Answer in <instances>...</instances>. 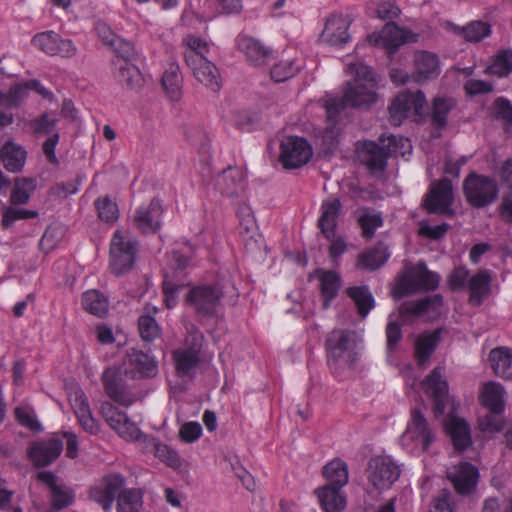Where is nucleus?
Masks as SVG:
<instances>
[{
    "mask_svg": "<svg viewBox=\"0 0 512 512\" xmlns=\"http://www.w3.org/2000/svg\"><path fill=\"white\" fill-rule=\"evenodd\" d=\"M215 186L222 195L239 196L245 188L243 170L238 166H228L217 175Z\"/></svg>",
    "mask_w": 512,
    "mask_h": 512,
    "instance_id": "5701e85b",
    "label": "nucleus"
},
{
    "mask_svg": "<svg viewBox=\"0 0 512 512\" xmlns=\"http://www.w3.org/2000/svg\"><path fill=\"white\" fill-rule=\"evenodd\" d=\"M323 475L327 480L326 485L343 488L349 480L348 467L341 459H334L323 468Z\"/></svg>",
    "mask_w": 512,
    "mask_h": 512,
    "instance_id": "a18cd8bd",
    "label": "nucleus"
},
{
    "mask_svg": "<svg viewBox=\"0 0 512 512\" xmlns=\"http://www.w3.org/2000/svg\"><path fill=\"white\" fill-rule=\"evenodd\" d=\"M447 476L459 494H470L475 490L479 478L478 469L469 463H460L447 471Z\"/></svg>",
    "mask_w": 512,
    "mask_h": 512,
    "instance_id": "4be33fe9",
    "label": "nucleus"
},
{
    "mask_svg": "<svg viewBox=\"0 0 512 512\" xmlns=\"http://www.w3.org/2000/svg\"><path fill=\"white\" fill-rule=\"evenodd\" d=\"M347 294L355 302L359 314L363 317H366L374 307V298L367 287L349 288Z\"/></svg>",
    "mask_w": 512,
    "mask_h": 512,
    "instance_id": "3c124183",
    "label": "nucleus"
},
{
    "mask_svg": "<svg viewBox=\"0 0 512 512\" xmlns=\"http://www.w3.org/2000/svg\"><path fill=\"white\" fill-rule=\"evenodd\" d=\"M440 341V330L423 333L415 341V356L419 364H424L436 349Z\"/></svg>",
    "mask_w": 512,
    "mask_h": 512,
    "instance_id": "c03bdc74",
    "label": "nucleus"
},
{
    "mask_svg": "<svg viewBox=\"0 0 512 512\" xmlns=\"http://www.w3.org/2000/svg\"><path fill=\"white\" fill-rule=\"evenodd\" d=\"M438 284L439 276L427 270L424 263L419 262L416 266L405 269L392 290V296L395 300H400L419 291L434 290Z\"/></svg>",
    "mask_w": 512,
    "mask_h": 512,
    "instance_id": "7ed1b4c3",
    "label": "nucleus"
},
{
    "mask_svg": "<svg viewBox=\"0 0 512 512\" xmlns=\"http://www.w3.org/2000/svg\"><path fill=\"white\" fill-rule=\"evenodd\" d=\"M314 493L324 512H342L346 508V495L340 487L324 485L315 489Z\"/></svg>",
    "mask_w": 512,
    "mask_h": 512,
    "instance_id": "cd10ccee",
    "label": "nucleus"
},
{
    "mask_svg": "<svg viewBox=\"0 0 512 512\" xmlns=\"http://www.w3.org/2000/svg\"><path fill=\"white\" fill-rule=\"evenodd\" d=\"M442 306V297L439 295L433 297H426L415 303H406L399 308V315L405 318L407 315H414L417 317L436 316L440 313Z\"/></svg>",
    "mask_w": 512,
    "mask_h": 512,
    "instance_id": "7c9ffc66",
    "label": "nucleus"
},
{
    "mask_svg": "<svg viewBox=\"0 0 512 512\" xmlns=\"http://www.w3.org/2000/svg\"><path fill=\"white\" fill-rule=\"evenodd\" d=\"M418 34L400 28L393 21L386 23L379 33L368 36L370 44L383 47L389 54H394L398 48L410 42H417Z\"/></svg>",
    "mask_w": 512,
    "mask_h": 512,
    "instance_id": "6e6552de",
    "label": "nucleus"
},
{
    "mask_svg": "<svg viewBox=\"0 0 512 512\" xmlns=\"http://www.w3.org/2000/svg\"><path fill=\"white\" fill-rule=\"evenodd\" d=\"M155 456L173 469H179L182 466V459L178 452L164 443L154 445Z\"/></svg>",
    "mask_w": 512,
    "mask_h": 512,
    "instance_id": "4d7b16f0",
    "label": "nucleus"
},
{
    "mask_svg": "<svg viewBox=\"0 0 512 512\" xmlns=\"http://www.w3.org/2000/svg\"><path fill=\"white\" fill-rule=\"evenodd\" d=\"M493 114L496 119L503 121L507 131L512 124V103L504 97L496 98L493 102Z\"/></svg>",
    "mask_w": 512,
    "mask_h": 512,
    "instance_id": "680f3d73",
    "label": "nucleus"
},
{
    "mask_svg": "<svg viewBox=\"0 0 512 512\" xmlns=\"http://www.w3.org/2000/svg\"><path fill=\"white\" fill-rule=\"evenodd\" d=\"M489 361L494 373L505 379H512V350L496 347L489 353Z\"/></svg>",
    "mask_w": 512,
    "mask_h": 512,
    "instance_id": "ea45409f",
    "label": "nucleus"
},
{
    "mask_svg": "<svg viewBox=\"0 0 512 512\" xmlns=\"http://www.w3.org/2000/svg\"><path fill=\"white\" fill-rule=\"evenodd\" d=\"M63 450V442L58 438H50L35 442L28 450L29 459L37 467H45L55 461Z\"/></svg>",
    "mask_w": 512,
    "mask_h": 512,
    "instance_id": "412c9836",
    "label": "nucleus"
},
{
    "mask_svg": "<svg viewBox=\"0 0 512 512\" xmlns=\"http://www.w3.org/2000/svg\"><path fill=\"white\" fill-rule=\"evenodd\" d=\"M349 21L342 15H332L325 23L321 34L323 42L332 46H342L346 44L350 36L348 34Z\"/></svg>",
    "mask_w": 512,
    "mask_h": 512,
    "instance_id": "393cba45",
    "label": "nucleus"
},
{
    "mask_svg": "<svg viewBox=\"0 0 512 512\" xmlns=\"http://www.w3.org/2000/svg\"><path fill=\"white\" fill-rule=\"evenodd\" d=\"M453 202L452 183L448 179H442L431 185L423 205L429 213H447Z\"/></svg>",
    "mask_w": 512,
    "mask_h": 512,
    "instance_id": "dca6fc26",
    "label": "nucleus"
},
{
    "mask_svg": "<svg viewBox=\"0 0 512 512\" xmlns=\"http://www.w3.org/2000/svg\"><path fill=\"white\" fill-rule=\"evenodd\" d=\"M183 284L178 283L173 276L168 273L164 274L163 292L165 295V303L168 308H172L177 303V294Z\"/></svg>",
    "mask_w": 512,
    "mask_h": 512,
    "instance_id": "774afa93",
    "label": "nucleus"
},
{
    "mask_svg": "<svg viewBox=\"0 0 512 512\" xmlns=\"http://www.w3.org/2000/svg\"><path fill=\"white\" fill-rule=\"evenodd\" d=\"M425 102V95L422 91L400 93L388 108L390 123L399 126L412 111L415 114H420Z\"/></svg>",
    "mask_w": 512,
    "mask_h": 512,
    "instance_id": "9d476101",
    "label": "nucleus"
},
{
    "mask_svg": "<svg viewBox=\"0 0 512 512\" xmlns=\"http://www.w3.org/2000/svg\"><path fill=\"white\" fill-rule=\"evenodd\" d=\"M117 81L127 89L139 91L144 85V78L133 62H113Z\"/></svg>",
    "mask_w": 512,
    "mask_h": 512,
    "instance_id": "2f4dec72",
    "label": "nucleus"
},
{
    "mask_svg": "<svg viewBox=\"0 0 512 512\" xmlns=\"http://www.w3.org/2000/svg\"><path fill=\"white\" fill-rule=\"evenodd\" d=\"M470 277L466 267H457L449 274L447 282L451 290L463 291L467 288Z\"/></svg>",
    "mask_w": 512,
    "mask_h": 512,
    "instance_id": "338daca9",
    "label": "nucleus"
},
{
    "mask_svg": "<svg viewBox=\"0 0 512 512\" xmlns=\"http://www.w3.org/2000/svg\"><path fill=\"white\" fill-rule=\"evenodd\" d=\"M503 412H490L478 419V428L484 434L492 435L504 427Z\"/></svg>",
    "mask_w": 512,
    "mask_h": 512,
    "instance_id": "5fc2aeb1",
    "label": "nucleus"
},
{
    "mask_svg": "<svg viewBox=\"0 0 512 512\" xmlns=\"http://www.w3.org/2000/svg\"><path fill=\"white\" fill-rule=\"evenodd\" d=\"M337 118L329 119L328 127L317 137V145L324 156H332L339 146L340 128L336 126Z\"/></svg>",
    "mask_w": 512,
    "mask_h": 512,
    "instance_id": "79ce46f5",
    "label": "nucleus"
},
{
    "mask_svg": "<svg viewBox=\"0 0 512 512\" xmlns=\"http://www.w3.org/2000/svg\"><path fill=\"white\" fill-rule=\"evenodd\" d=\"M70 404L82 428L93 434L96 427V421L92 416L87 397L77 386H73L68 394Z\"/></svg>",
    "mask_w": 512,
    "mask_h": 512,
    "instance_id": "b1692460",
    "label": "nucleus"
},
{
    "mask_svg": "<svg viewBox=\"0 0 512 512\" xmlns=\"http://www.w3.org/2000/svg\"><path fill=\"white\" fill-rule=\"evenodd\" d=\"M139 333L144 341H153L160 334V329L154 318L148 315L140 316L138 320Z\"/></svg>",
    "mask_w": 512,
    "mask_h": 512,
    "instance_id": "0e129e2a",
    "label": "nucleus"
},
{
    "mask_svg": "<svg viewBox=\"0 0 512 512\" xmlns=\"http://www.w3.org/2000/svg\"><path fill=\"white\" fill-rule=\"evenodd\" d=\"M74 497V493L71 489L61 485L53 487V490L50 491V510L52 512H58L69 507L74 502Z\"/></svg>",
    "mask_w": 512,
    "mask_h": 512,
    "instance_id": "864d4df0",
    "label": "nucleus"
},
{
    "mask_svg": "<svg viewBox=\"0 0 512 512\" xmlns=\"http://www.w3.org/2000/svg\"><path fill=\"white\" fill-rule=\"evenodd\" d=\"M119 209L116 201L110 197H104L98 201V218L107 223L118 220Z\"/></svg>",
    "mask_w": 512,
    "mask_h": 512,
    "instance_id": "052dcab7",
    "label": "nucleus"
},
{
    "mask_svg": "<svg viewBox=\"0 0 512 512\" xmlns=\"http://www.w3.org/2000/svg\"><path fill=\"white\" fill-rule=\"evenodd\" d=\"M186 64L194 77L207 88L217 92L221 88V77L218 68L205 56L195 53L186 56Z\"/></svg>",
    "mask_w": 512,
    "mask_h": 512,
    "instance_id": "4468645a",
    "label": "nucleus"
},
{
    "mask_svg": "<svg viewBox=\"0 0 512 512\" xmlns=\"http://www.w3.org/2000/svg\"><path fill=\"white\" fill-rule=\"evenodd\" d=\"M399 465L390 456H377L369 462V482L377 489L389 488L400 476Z\"/></svg>",
    "mask_w": 512,
    "mask_h": 512,
    "instance_id": "9b49d317",
    "label": "nucleus"
},
{
    "mask_svg": "<svg viewBox=\"0 0 512 512\" xmlns=\"http://www.w3.org/2000/svg\"><path fill=\"white\" fill-rule=\"evenodd\" d=\"M191 345L173 352V360L178 376H191L199 362V352L202 346V335L195 331L190 335Z\"/></svg>",
    "mask_w": 512,
    "mask_h": 512,
    "instance_id": "ddd939ff",
    "label": "nucleus"
},
{
    "mask_svg": "<svg viewBox=\"0 0 512 512\" xmlns=\"http://www.w3.org/2000/svg\"><path fill=\"white\" fill-rule=\"evenodd\" d=\"M137 241L128 231L116 230L110 243V266L119 275L129 271L135 262Z\"/></svg>",
    "mask_w": 512,
    "mask_h": 512,
    "instance_id": "39448f33",
    "label": "nucleus"
},
{
    "mask_svg": "<svg viewBox=\"0 0 512 512\" xmlns=\"http://www.w3.org/2000/svg\"><path fill=\"white\" fill-rule=\"evenodd\" d=\"M124 485V479L120 474H109L102 479L101 490L98 492V503L106 511H110L115 499Z\"/></svg>",
    "mask_w": 512,
    "mask_h": 512,
    "instance_id": "58836bf2",
    "label": "nucleus"
},
{
    "mask_svg": "<svg viewBox=\"0 0 512 512\" xmlns=\"http://www.w3.org/2000/svg\"><path fill=\"white\" fill-rule=\"evenodd\" d=\"M435 434L422 413L414 409L406 430L401 436L402 447L411 454L425 452L434 441Z\"/></svg>",
    "mask_w": 512,
    "mask_h": 512,
    "instance_id": "20e7f679",
    "label": "nucleus"
},
{
    "mask_svg": "<svg viewBox=\"0 0 512 512\" xmlns=\"http://www.w3.org/2000/svg\"><path fill=\"white\" fill-rule=\"evenodd\" d=\"M105 390L110 398L124 405L133 402V395L123 382L121 373L115 368L107 369L103 374Z\"/></svg>",
    "mask_w": 512,
    "mask_h": 512,
    "instance_id": "bb28decb",
    "label": "nucleus"
},
{
    "mask_svg": "<svg viewBox=\"0 0 512 512\" xmlns=\"http://www.w3.org/2000/svg\"><path fill=\"white\" fill-rule=\"evenodd\" d=\"M479 400L490 412H504L506 391L500 383L490 381L482 384Z\"/></svg>",
    "mask_w": 512,
    "mask_h": 512,
    "instance_id": "c756f323",
    "label": "nucleus"
},
{
    "mask_svg": "<svg viewBox=\"0 0 512 512\" xmlns=\"http://www.w3.org/2000/svg\"><path fill=\"white\" fill-rule=\"evenodd\" d=\"M182 82L183 78L179 65L175 62H171L162 76V85L166 91L167 96L172 101H178L181 98Z\"/></svg>",
    "mask_w": 512,
    "mask_h": 512,
    "instance_id": "a19ab883",
    "label": "nucleus"
},
{
    "mask_svg": "<svg viewBox=\"0 0 512 512\" xmlns=\"http://www.w3.org/2000/svg\"><path fill=\"white\" fill-rule=\"evenodd\" d=\"M194 254V248L191 244L185 243L178 250L171 253V264L176 270L185 269L190 264L191 257Z\"/></svg>",
    "mask_w": 512,
    "mask_h": 512,
    "instance_id": "69168bd1",
    "label": "nucleus"
},
{
    "mask_svg": "<svg viewBox=\"0 0 512 512\" xmlns=\"http://www.w3.org/2000/svg\"><path fill=\"white\" fill-rule=\"evenodd\" d=\"M222 291L212 285H197L192 287L186 295V303L197 314L210 316L216 312Z\"/></svg>",
    "mask_w": 512,
    "mask_h": 512,
    "instance_id": "1a4fd4ad",
    "label": "nucleus"
},
{
    "mask_svg": "<svg viewBox=\"0 0 512 512\" xmlns=\"http://www.w3.org/2000/svg\"><path fill=\"white\" fill-rule=\"evenodd\" d=\"M278 160H311L313 149L303 137L290 136L281 142Z\"/></svg>",
    "mask_w": 512,
    "mask_h": 512,
    "instance_id": "c85d7f7f",
    "label": "nucleus"
},
{
    "mask_svg": "<svg viewBox=\"0 0 512 512\" xmlns=\"http://www.w3.org/2000/svg\"><path fill=\"white\" fill-rule=\"evenodd\" d=\"M457 101L450 96H437L432 100L430 118L433 127L442 130L447 125L449 113L455 109Z\"/></svg>",
    "mask_w": 512,
    "mask_h": 512,
    "instance_id": "c9c22d12",
    "label": "nucleus"
},
{
    "mask_svg": "<svg viewBox=\"0 0 512 512\" xmlns=\"http://www.w3.org/2000/svg\"><path fill=\"white\" fill-rule=\"evenodd\" d=\"M463 191L467 202L476 208L492 204L499 194L498 186L494 180L474 173L466 178Z\"/></svg>",
    "mask_w": 512,
    "mask_h": 512,
    "instance_id": "0eeeda50",
    "label": "nucleus"
},
{
    "mask_svg": "<svg viewBox=\"0 0 512 512\" xmlns=\"http://www.w3.org/2000/svg\"><path fill=\"white\" fill-rule=\"evenodd\" d=\"M36 186L37 182L34 178L17 179L10 194L11 204L14 206L26 204Z\"/></svg>",
    "mask_w": 512,
    "mask_h": 512,
    "instance_id": "de8ad7c7",
    "label": "nucleus"
},
{
    "mask_svg": "<svg viewBox=\"0 0 512 512\" xmlns=\"http://www.w3.org/2000/svg\"><path fill=\"white\" fill-rule=\"evenodd\" d=\"M300 70L299 65L293 60H281L270 71L271 78L275 82H284L296 75Z\"/></svg>",
    "mask_w": 512,
    "mask_h": 512,
    "instance_id": "13d9d810",
    "label": "nucleus"
},
{
    "mask_svg": "<svg viewBox=\"0 0 512 512\" xmlns=\"http://www.w3.org/2000/svg\"><path fill=\"white\" fill-rule=\"evenodd\" d=\"M163 207L158 199L151 200L146 205L137 208L133 223L135 227L144 233H155L161 227Z\"/></svg>",
    "mask_w": 512,
    "mask_h": 512,
    "instance_id": "a211bd4d",
    "label": "nucleus"
},
{
    "mask_svg": "<svg viewBox=\"0 0 512 512\" xmlns=\"http://www.w3.org/2000/svg\"><path fill=\"white\" fill-rule=\"evenodd\" d=\"M103 413L109 426L126 441H137L143 437L141 430L126 414L112 406H103Z\"/></svg>",
    "mask_w": 512,
    "mask_h": 512,
    "instance_id": "6ab92c4d",
    "label": "nucleus"
},
{
    "mask_svg": "<svg viewBox=\"0 0 512 512\" xmlns=\"http://www.w3.org/2000/svg\"><path fill=\"white\" fill-rule=\"evenodd\" d=\"M321 294L324 298L323 307L327 308L329 302L336 297L340 287V277L332 271H322L319 274Z\"/></svg>",
    "mask_w": 512,
    "mask_h": 512,
    "instance_id": "49530a36",
    "label": "nucleus"
},
{
    "mask_svg": "<svg viewBox=\"0 0 512 512\" xmlns=\"http://www.w3.org/2000/svg\"><path fill=\"white\" fill-rule=\"evenodd\" d=\"M426 394L434 402V414L440 416L443 414L446 405V399L448 394V385L445 380L442 379V373L440 368H435L430 375L422 383Z\"/></svg>",
    "mask_w": 512,
    "mask_h": 512,
    "instance_id": "aec40b11",
    "label": "nucleus"
},
{
    "mask_svg": "<svg viewBox=\"0 0 512 512\" xmlns=\"http://www.w3.org/2000/svg\"><path fill=\"white\" fill-rule=\"evenodd\" d=\"M144 495L142 488L121 490L117 497V512H148L144 506Z\"/></svg>",
    "mask_w": 512,
    "mask_h": 512,
    "instance_id": "e433bc0d",
    "label": "nucleus"
},
{
    "mask_svg": "<svg viewBox=\"0 0 512 512\" xmlns=\"http://www.w3.org/2000/svg\"><path fill=\"white\" fill-rule=\"evenodd\" d=\"M356 334L348 330H333L326 339L329 365L348 366L354 360Z\"/></svg>",
    "mask_w": 512,
    "mask_h": 512,
    "instance_id": "423d86ee",
    "label": "nucleus"
},
{
    "mask_svg": "<svg viewBox=\"0 0 512 512\" xmlns=\"http://www.w3.org/2000/svg\"><path fill=\"white\" fill-rule=\"evenodd\" d=\"M359 224L363 230V236L370 239L376 229L383 225V219L379 213L367 211L359 217Z\"/></svg>",
    "mask_w": 512,
    "mask_h": 512,
    "instance_id": "e2e57ef3",
    "label": "nucleus"
},
{
    "mask_svg": "<svg viewBox=\"0 0 512 512\" xmlns=\"http://www.w3.org/2000/svg\"><path fill=\"white\" fill-rule=\"evenodd\" d=\"M98 35L104 45L116 55L115 61L134 62L137 59L138 52L133 43L110 31L105 24L98 23Z\"/></svg>",
    "mask_w": 512,
    "mask_h": 512,
    "instance_id": "f3484780",
    "label": "nucleus"
},
{
    "mask_svg": "<svg viewBox=\"0 0 512 512\" xmlns=\"http://www.w3.org/2000/svg\"><path fill=\"white\" fill-rule=\"evenodd\" d=\"M37 216L38 212L35 210H28L11 206L4 210L1 225L3 228H8L18 220L32 219L36 218Z\"/></svg>",
    "mask_w": 512,
    "mask_h": 512,
    "instance_id": "bf43d9fd",
    "label": "nucleus"
},
{
    "mask_svg": "<svg viewBox=\"0 0 512 512\" xmlns=\"http://www.w3.org/2000/svg\"><path fill=\"white\" fill-rule=\"evenodd\" d=\"M457 32L469 42H479L491 33V27L486 22L473 21L462 28H457Z\"/></svg>",
    "mask_w": 512,
    "mask_h": 512,
    "instance_id": "603ef678",
    "label": "nucleus"
},
{
    "mask_svg": "<svg viewBox=\"0 0 512 512\" xmlns=\"http://www.w3.org/2000/svg\"><path fill=\"white\" fill-rule=\"evenodd\" d=\"M31 44L50 56L68 58L76 53V47L70 39H64L58 33L51 30L33 36Z\"/></svg>",
    "mask_w": 512,
    "mask_h": 512,
    "instance_id": "f8f14e48",
    "label": "nucleus"
},
{
    "mask_svg": "<svg viewBox=\"0 0 512 512\" xmlns=\"http://www.w3.org/2000/svg\"><path fill=\"white\" fill-rule=\"evenodd\" d=\"M125 374L133 379L151 378L157 374V361L147 353L131 348L124 360Z\"/></svg>",
    "mask_w": 512,
    "mask_h": 512,
    "instance_id": "2eb2a0df",
    "label": "nucleus"
},
{
    "mask_svg": "<svg viewBox=\"0 0 512 512\" xmlns=\"http://www.w3.org/2000/svg\"><path fill=\"white\" fill-rule=\"evenodd\" d=\"M356 153L359 160H387L388 158H406L412 153V144L402 136H381L379 143L374 141H358Z\"/></svg>",
    "mask_w": 512,
    "mask_h": 512,
    "instance_id": "f03ea898",
    "label": "nucleus"
},
{
    "mask_svg": "<svg viewBox=\"0 0 512 512\" xmlns=\"http://www.w3.org/2000/svg\"><path fill=\"white\" fill-rule=\"evenodd\" d=\"M28 81L12 85L8 92L0 91V106L6 108L17 107L28 96Z\"/></svg>",
    "mask_w": 512,
    "mask_h": 512,
    "instance_id": "8fccbe9b",
    "label": "nucleus"
},
{
    "mask_svg": "<svg viewBox=\"0 0 512 512\" xmlns=\"http://www.w3.org/2000/svg\"><path fill=\"white\" fill-rule=\"evenodd\" d=\"M389 256L387 247L379 243L375 248L359 255L357 266L361 269L376 270L388 260Z\"/></svg>",
    "mask_w": 512,
    "mask_h": 512,
    "instance_id": "37998d69",
    "label": "nucleus"
},
{
    "mask_svg": "<svg viewBox=\"0 0 512 512\" xmlns=\"http://www.w3.org/2000/svg\"><path fill=\"white\" fill-rule=\"evenodd\" d=\"M347 72L353 79L346 82L342 98L325 101L329 119L338 117L346 106L366 110L377 102V78L372 69L363 62H355L348 65Z\"/></svg>",
    "mask_w": 512,
    "mask_h": 512,
    "instance_id": "f257e3e1",
    "label": "nucleus"
},
{
    "mask_svg": "<svg viewBox=\"0 0 512 512\" xmlns=\"http://www.w3.org/2000/svg\"><path fill=\"white\" fill-rule=\"evenodd\" d=\"M239 46L247 60L254 66L265 65L272 57V51L254 38H242Z\"/></svg>",
    "mask_w": 512,
    "mask_h": 512,
    "instance_id": "4c0bfd02",
    "label": "nucleus"
},
{
    "mask_svg": "<svg viewBox=\"0 0 512 512\" xmlns=\"http://www.w3.org/2000/svg\"><path fill=\"white\" fill-rule=\"evenodd\" d=\"M491 281V275L486 270L479 271L470 277L466 289L469 292L471 305L480 306L483 303L490 293Z\"/></svg>",
    "mask_w": 512,
    "mask_h": 512,
    "instance_id": "f704fd0d",
    "label": "nucleus"
},
{
    "mask_svg": "<svg viewBox=\"0 0 512 512\" xmlns=\"http://www.w3.org/2000/svg\"><path fill=\"white\" fill-rule=\"evenodd\" d=\"M415 73L413 78L420 82L435 78L439 75V60L436 54L427 51H418L415 53Z\"/></svg>",
    "mask_w": 512,
    "mask_h": 512,
    "instance_id": "72a5a7b5",
    "label": "nucleus"
},
{
    "mask_svg": "<svg viewBox=\"0 0 512 512\" xmlns=\"http://www.w3.org/2000/svg\"><path fill=\"white\" fill-rule=\"evenodd\" d=\"M444 429L451 438L456 450L463 451L471 446L470 427L463 418L449 415L445 420Z\"/></svg>",
    "mask_w": 512,
    "mask_h": 512,
    "instance_id": "a878e982",
    "label": "nucleus"
},
{
    "mask_svg": "<svg viewBox=\"0 0 512 512\" xmlns=\"http://www.w3.org/2000/svg\"><path fill=\"white\" fill-rule=\"evenodd\" d=\"M17 422L33 432L42 431V426L36 418L34 410L29 406H18L14 410Z\"/></svg>",
    "mask_w": 512,
    "mask_h": 512,
    "instance_id": "6e6d98bb",
    "label": "nucleus"
},
{
    "mask_svg": "<svg viewBox=\"0 0 512 512\" xmlns=\"http://www.w3.org/2000/svg\"><path fill=\"white\" fill-rule=\"evenodd\" d=\"M485 72L498 77L508 76L512 72V49L499 51Z\"/></svg>",
    "mask_w": 512,
    "mask_h": 512,
    "instance_id": "09e8293b",
    "label": "nucleus"
},
{
    "mask_svg": "<svg viewBox=\"0 0 512 512\" xmlns=\"http://www.w3.org/2000/svg\"><path fill=\"white\" fill-rule=\"evenodd\" d=\"M341 210V202L337 198H328L321 204L320 211L321 215L318 220V225L321 229L322 234L327 238L331 239L333 232L337 226L338 216Z\"/></svg>",
    "mask_w": 512,
    "mask_h": 512,
    "instance_id": "473e14b6",
    "label": "nucleus"
}]
</instances>
